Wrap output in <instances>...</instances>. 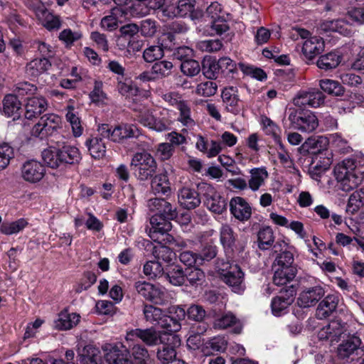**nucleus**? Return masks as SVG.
Listing matches in <instances>:
<instances>
[{
    "label": "nucleus",
    "instance_id": "nucleus-1",
    "mask_svg": "<svg viewBox=\"0 0 364 364\" xmlns=\"http://www.w3.org/2000/svg\"><path fill=\"white\" fill-rule=\"evenodd\" d=\"M358 166H364V154L361 153L343 160L335 167V176L341 182L343 191H349L362 183L363 177L357 169Z\"/></svg>",
    "mask_w": 364,
    "mask_h": 364
},
{
    "label": "nucleus",
    "instance_id": "nucleus-2",
    "mask_svg": "<svg viewBox=\"0 0 364 364\" xmlns=\"http://www.w3.org/2000/svg\"><path fill=\"white\" fill-rule=\"evenodd\" d=\"M132 109L139 113L137 118L139 123L151 130L161 132L167 130L171 124L166 109L150 107L144 103H134Z\"/></svg>",
    "mask_w": 364,
    "mask_h": 364
},
{
    "label": "nucleus",
    "instance_id": "nucleus-3",
    "mask_svg": "<svg viewBox=\"0 0 364 364\" xmlns=\"http://www.w3.org/2000/svg\"><path fill=\"white\" fill-rule=\"evenodd\" d=\"M216 269L223 281L231 287L234 292L241 294L244 291V273L237 264L220 259L216 263Z\"/></svg>",
    "mask_w": 364,
    "mask_h": 364
},
{
    "label": "nucleus",
    "instance_id": "nucleus-4",
    "mask_svg": "<svg viewBox=\"0 0 364 364\" xmlns=\"http://www.w3.org/2000/svg\"><path fill=\"white\" fill-rule=\"evenodd\" d=\"M293 263L294 257L290 252H283L276 258L273 264V282L276 285H285L294 279L296 269Z\"/></svg>",
    "mask_w": 364,
    "mask_h": 364
},
{
    "label": "nucleus",
    "instance_id": "nucleus-5",
    "mask_svg": "<svg viewBox=\"0 0 364 364\" xmlns=\"http://www.w3.org/2000/svg\"><path fill=\"white\" fill-rule=\"evenodd\" d=\"M130 165L134 167L138 179L143 181L152 177L157 168L155 159L147 151L136 153L132 159Z\"/></svg>",
    "mask_w": 364,
    "mask_h": 364
},
{
    "label": "nucleus",
    "instance_id": "nucleus-6",
    "mask_svg": "<svg viewBox=\"0 0 364 364\" xmlns=\"http://www.w3.org/2000/svg\"><path fill=\"white\" fill-rule=\"evenodd\" d=\"M98 132L103 138H107L114 142H120L128 138L138 137L141 135L139 129L134 124L122 123L111 129L108 124H102Z\"/></svg>",
    "mask_w": 364,
    "mask_h": 364
},
{
    "label": "nucleus",
    "instance_id": "nucleus-7",
    "mask_svg": "<svg viewBox=\"0 0 364 364\" xmlns=\"http://www.w3.org/2000/svg\"><path fill=\"white\" fill-rule=\"evenodd\" d=\"M199 191L204 198V204L211 212L222 214L227 209V200L215 187L206 183L198 186Z\"/></svg>",
    "mask_w": 364,
    "mask_h": 364
},
{
    "label": "nucleus",
    "instance_id": "nucleus-8",
    "mask_svg": "<svg viewBox=\"0 0 364 364\" xmlns=\"http://www.w3.org/2000/svg\"><path fill=\"white\" fill-rule=\"evenodd\" d=\"M293 31V36L296 35L304 40L301 51L306 59H313L324 50V41L322 38L312 36L309 31L304 28H295Z\"/></svg>",
    "mask_w": 364,
    "mask_h": 364
},
{
    "label": "nucleus",
    "instance_id": "nucleus-9",
    "mask_svg": "<svg viewBox=\"0 0 364 364\" xmlns=\"http://www.w3.org/2000/svg\"><path fill=\"white\" fill-rule=\"evenodd\" d=\"M269 219L274 225L290 229L294 232L299 238L304 240L306 246L308 247L309 251L315 257H318V251L312 249L310 241L307 239V233L305 231L304 225L299 220L289 221L286 217L277 213H271L269 214Z\"/></svg>",
    "mask_w": 364,
    "mask_h": 364
},
{
    "label": "nucleus",
    "instance_id": "nucleus-10",
    "mask_svg": "<svg viewBox=\"0 0 364 364\" xmlns=\"http://www.w3.org/2000/svg\"><path fill=\"white\" fill-rule=\"evenodd\" d=\"M288 118L293 128L301 132L311 133L318 126L317 117L311 111L297 113L296 110L293 109Z\"/></svg>",
    "mask_w": 364,
    "mask_h": 364
},
{
    "label": "nucleus",
    "instance_id": "nucleus-11",
    "mask_svg": "<svg viewBox=\"0 0 364 364\" xmlns=\"http://www.w3.org/2000/svg\"><path fill=\"white\" fill-rule=\"evenodd\" d=\"M134 287L138 294L156 304L163 305L168 300L165 289L159 285L145 281H138L135 282Z\"/></svg>",
    "mask_w": 364,
    "mask_h": 364
},
{
    "label": "nucleus",
    "instance_id": "nucleus-12",
    "mask_svg": "<svg viewBox=\"0 0 364 364\" xmlns=\"http://www.w3.org/2000/svg\"><path fill=\"white\" fill-rule=\"evenodd\" d=\"M102 350L108 364H133L128 358L129 351L122 343H105Z\"/></svg>",
    "mask_w": 364,
    "mask_h": 364
},
{
    "label": "nucleus",
    "instance_id": "nucleus-13",
    "mask_svg": "<svg viewBox=\"0 0 364 364\" xmlns=\"http://www.w3.org/2000/svg\"><path fill=\"white\" fill-rule=\"evenodd\" d=\"M61 124V118L55 114H46L43 115L38 122L33 127L32 135L36 137L44 138L51 135Z\"/></svg>",
    "mask_w": 364,
    "mask_h": 364
},
{
    "label": "nucleus",
    "instance_id": "nucleus-14",
    "mask_svg": "<svg viewBox=\"0 0 364 364\" xmlns=\"http://www.w3.org/2000/svg\"><path fill=\"white\" fill-rule=\"evenodd\" d=\"M44 165L35 159L26 161L20 168L21 178L28 183H37L42 181L46 175Z\"/></svg>",
    "mask_w": 364,
    "mask_h": 364
},
{
    "label": "nucleus",
    "instance_id": "nucleus-15",
    "mask_svg": "<svg viewBox=\"0 0 364 364\" xmlns=\"http://www.w3.org/2000/svg\"><path fill=\"white\" fill-rule=\"evenodd\" d=\"M161 97L171 106H176L180 112L178 120L185 126L189 127L194 124L191 117L190 107L187 103L181 99V96L176 92H170L164 94Z\"/></svg>",
    "mask_w": 364,
    "mask_h": 364
},
{
    "label": "nucleus",
    "instance_id": "nucleus-16",
    "mask_svg": "<svg viewBox=\"0 0 364 364\" xmlns=\"http://www.w3.org/2000/svg\"><path fill=\"white\" fill-rule=\"evenodd\" d=\"M294 296L295 291L293 288L282 289L279 294L272 300V314L276 316L285 314L288 307L294 302Z\"/></svg>",
    "mask_w": 364,
    "mask_h": 364
},
{
    "label": "nucleus",
    "instance_id": "nucleus-17",
    "mask_svg": "<svg viewBox=\"0 0 364 364\" xmlns=\"http://www.w3.org/2000/svg\"><path fill=\"white\" fill-rule=\"evenodd\" d=\"M148 207L154 215L173 220L176 215V208L163 198H152L148 201Z\"/></svg>",
    "mask_w": 364,
    "mask_h": 364
},
{
    "label": "nucleus",
    "instance_id": "nucleus-18",
    "mask_svg": "<svg viewBox=\"0 0 364 364\" xmlns=\"http://www.w3.org/2000/svg\"><path fill=\"white\" fill-rule=\"evenodd\" d=\"M325 291L320 286L303 289L298 297V305L302 308H308L315 305L323 296Z\"/></svg>",
    "mask_w": 364,
    "mask_h": 364
},
{
    "label": "nucleus",
    "instance_id": "nucleus-19",
    "mask_svg": "<svg viewBox=\"0 0 364 364\" xmlns=\"http://www.w3.org/2000/svg\"><path fill=\"white\" fill-rule=\"evenodd\" d=\"M36 18L41 23L48 31L59 29L61 26V20L59 16L50 13L43 4H39L34 9Z\"/></svg>",
    "mask_w": 364,
    "mask_h": 364
},
{
    "label": "nucleus",
    "instance_id": "nucleus-20",
    "mask_svg": "<svg viewBox=\"0 0 364 364\" xmlns=\"http://www.w3.org/2000/svg\"><path fill=\"white\" fill-rule=\"evenodd\" d=\"M221 97L228 112L234 114H237L240 112V100L237 87L230 86L225 87L222 91Z\"/></svg>",
    "mask_w": 364,
    "mask_h": 364
},
{
    "label": "nucleus",
    "instance_id": "nucleus-21",
    "mask_svg": "<svg viewBox=\"0 0 364 364\" xmlns=\"http://www.w3.org/2000/svg\"><path fill=\"white\" fill-rule=\"evenodd\" d=\"M79 314L70 312L68 309L62 310L54 321V328L59 331H68L75 327L80 321Z\"/></svg>",
    "mask_w": 364,
    "mask_h": 364
},
{
    "label": "nucleus",
    "instance_id": "nucleus-22",
    "mask_svg": "<svg viewBox=\"0 0 364 364\" xmlns=\"http://www.w3.org/2000/svg\"><path fill=\"white\" fill-rule=\"evenodd\" d=\"M159 326L162 328L165 329L166 332H161V334L164 335V338L167 340L170 344L178 345L180 343V339L178 336L173 334V333L178 331L181 328V323L167 315H164L161 321H159Z\"/></svg>",
    "mask_w": 364,
    "mask_h": 364
},
{
    "label": "nucleus",
    "instance_id": "nucleus-23",
    "mask_svg": "<svg viewBox=\"0 0 364 364\" xmlns=\"http://www.w3.org/2000/svg\"><path fill=\"white\" fill-rule=\"evenodd\" d=\"M48 107V102L43 97H28L25 104L24 116L28 119L39 117Z\"/></svg>",
    "mask_w": 364,
    "mask_h": 364
},
{
    "label": "nucleus",
    "instance_id": "nucleus-24",
    "mask_svg": "<svg viewBox=\"0 0 364 364\" xmlns=\"http://www.w3.org/2000/svg\"><path fill=\"white\" fill-rule=\"evenodd\" d=\"M230 209L233 216L240 221L247 220L252 215V208L247 200L240 196L232 198L230 202Z\"/></svg>",
    "mask_w": 364,
    "mask_h": 364
},
{
    "label": "nucleus",
    "instance_id": "nucleus-25",
    "mask_svg": "<svg viewBox=\"0 0 364 364\" xmlns=\"http://www.w3.org/2000/svg\"><path fill=\"white\" fill-rule=\"evenodd\" d=\"M128 15L127 9L123 10L115 7L111 10L109 15L103 17L100 22L101 27L106 31H112L117 28L119 23L122 22V18Z\"/></svg>",
    "mask_w": 364,
    "mask_h": 364
},
{
    "label": "nucleus",
    "instance_id": "nucleus-26",
    "mask_svg": "<svg viewBox=\"0 0 364 364\" xmlns=\"http://www.w3.org/2000/svg\"><path fill=\"white\" fill-rule=\"evenodd\" d=\"M339 301L337 294L327 295L318 305L316 316L318 319L330 316L336 309Z\"/></svg>",
    "mask_w": 364,
    "mask_h": 364
},
{
    "label": "nucleus",
    "instance_id": "nucleus-27",
    "mask_svg": "<svg viewBox=\"0 0 364 364\" xmlns=\"http://www.w3.org/2000/svg\"><path fill=\"white\" fill-rule=\"evenodd\" d=\"M151 229L149 236L153 240H159V235L166 233L172 228L169 219L161 217L159 215H154L150 219Z\"/></svg>",
    "mask_w": 364,
    "mask_h": 364
},
{
    "label": "nucleus",
    "instance_id": "nucleus-28",
    "mask_svg": "<svg viewBox=\"0 0 364 364\" xmlns=\"http://www.w3.org/2000/svg\"><path fill=\"white\" fill-rule=\"evenodd\" d=\"M248 188L253 192H256L264 186L269 178V173L265 166L251 168L249 171Z\"/></svg>",
    "mask_w": 364,
    "mask_h": 364
},
{
    "label": "nucleus",
    "instance_id": "nucleus-29",
    "mask_svg": "<svg viewBox=\"0 0 364 364\" xmlns=\"http://www.w3.org/2000/svg\"><path fill=\"white\" fill-rule=\"evenodd\" d=\"M178 202L187 210L193 209L200 203V198L197 191L190 188H183L178 193Z\"/></svg>",
    "mask_w": 364,
    "mask_h": 364
},
{
    "label": "nucleus",
    "instance_id": "nucleus-30",
    "mask_svg": "<svg viewBox=\"0 0 364 364\" xmlns=\"http://www.w3.org/2000/svg\"><path fill=\"white\" fill-rule=\"evenodd\" d=\"M51 67L47 58H37L30 61L26 67V74L31 77H37L46 73Z\"/></svg>",
    "mask_w": 364,
    "mask_h": 364
},
{
    "label": "nucleus",
    "instance_id": "nucleus-31",
    "mask_svg": "<svg viewBox=\"0 0 364 364\" xmlns=\"http://www.w3.org/2000/svg\"><path fill=\"white\" fill-rule=\"evenodd\" d=\"M65 109V119L71 127L73 136L75 137L80 136L83 133L84 129L78 112L71 104L68 105Z\"/></svg>",
    "mask_w": 364,
    "mask_h": 364
},
{
    "label": "nucleus",
    "instance_id": "nucleus-32",
    "mask_svg": "<svg viewBox=\"0 0 364 364\" xmlns=\"http://www.w3.org/2000/svg\"><path fill=\"white\" fill-rule=\"evenodd\" d=\"M361 339L356 336L348 337L338 347V355L342 359L348 358L358 349Z\"/></svg>",
    "mask_w": 364,
    "mask_h": 364
},
{
    "label": "nucleus",
    "instance_id": "nucleus-33",
    "mask_svg": "<svg viewBox=\"0 0 364 364\" xmlns=\"http://www.w3.org/2000/svg\"><path fill=\"white\" fill-rule=\"evenodd\" d=\"M213 326L217 329H225L228 327L233 326L234 332L240 333L242 326L240 321L231 312L223 314L220 316L215 319Z\"/></svg>",
    "mask_w": 364,
    "mask_h": 364
},
{
    "label": "nucleus",
    "instance_id": "nucleus-34",
    "mask_svg": "<svg viewBox=\"0 0 364 364\" xmlns=\"http://www.w3.org/2000/svg\"><path fill=\"white\" fill-rule=\"evenodd\" d=\"M88 151L94 159H102L105 156L106 145L103 139L100 136H91L85 141Z\"/></svg>",
    "mask_w": 364,
    "mask_h": 364
},
{
    "label": "nucleus",
    "instance_id": "nucleus-35",
    "mask_svg": "<svg viewBox=\"0 0 364 364\" xmlns=\"http://www.w3.org/2000/svg\"><path fill=\"white\" fill-rule=\"evenodd\" d=\"M21 109V103L18 97L14 95H6L3 100V112L7 117H12L14 119L18 118Z\"/></svg>",
    "mask_w": 364,
    "mask_h": 364
},
{
    "label": "nucleus",
    "instance_id": "nucleus-36",
    "mask_svg": "<svg viewBox=\"0 0 364 364\" xmlns=\"http://www.w3.org/2000/svg\"><path fill=\"white\" fill-rule=\"evenodd\" d=\"M151 188L154 194L166 195L170 193L171 186L167 173L155 175L151 179Z\"/></svg>",
    "mask_w": 364,
    "mask_h": 364
},
{
    "label": "nucleus",
    "instance_id": "nucleus-37",
    "mask_svg": "<svg viewBox=\"0 0 364 364\" xmlns=\"http://www.w3.org/2000/svg\"><path fill=\"white\" fill-rule=\"evenodd\" d=\"M220 240L227 252H232L237 241V235L228 224H223L220 229Z\"/></svg>",
    "mask_w": 364,
    "mask_h": 364
},
{
    "label": "nucleus",
    "instance_id": "nucleus-38",
    "mask_svg": "<svg viewBox=\"0 0 364 364\" xmlns=\"http://www.w3.org/2000/svg\"><path fill=\"white\" fill-rule=\"evenodd\" d=\"M342 55L339 51H332L319 57L317 66L325 70L336 68L341 62Z\"/></svg>",
    "mask_w": 364,
    "mask_h": 364
},
{
    "label": "nucleus",
    "instance_id": "nucleus-39",
    "mask_svg": "<svg viewBox=\"0 0 364 364\" xmlns=\"http://www.w3.org/2000/svg\"><path fill=\"white\" fill-rule=\"evenodd\" d=\"M78 358L80 364H91L92 362L98 363L101 359V354L99 348L87 345L78 349Z\"/></svg>",
    "mask_w": 364,
    "mask_h": 364
},
{
    "label": "nucleus",
    "instance_id": "nucleus-40",
    "mask_svg": "<svg viewBox=\"0 0 364 364\" xmlns=\"http://www.w3.org/2000/svg\"><path fill=\"white\" fill-rule=\"evenodd\" d=\"M348 27V23L341 19L326 20L320 26L321 29L325 32H338L343 36L350 33Z\"/></svg>",
    "mask_w": 364,
    "mask_h": 364
},
{
    "label": "nucleus",
    "instance_id": "nucleus-41",
    "mask_svg": "<svg viewBox=\"0 0 364 364\" xmlns=\"http://www.w3.org/2000/svg\"><path fill=\"white\" fill-rule=\"evenodd\" d=\"M227 341L223 336H215L202 346L201 352L205 356H209L215 352H220L225 350Z\"/></svg>",
    "mask_w": 364,
    "mask_h": 364
},
{
    "label": "nucleus",
    "instance_id": "nucleus-42",
    "mask_svg": "<svg viewBox=\"0 0 364 364\" xmlns=\"http://www.w3.org/2000/svg\"><path fill=\"white\" fill-rule=\"evenodd\" d=\"M139 333L140 341L147 346H153L157 345L159 342L165 343L164 334H161V332L157 331L154 328H139Z\"/></svg>",
    "mask_w": 364,
    "mask_h": 364
},
{
    "label": "nucleus",
    "instance_id": "nucleus-43",
    "mask_svg": "<svg viewBox=\"0 0 364 364\" xmlns=\"http://www.w3.org/2000/svg\"><path fill=\"white\" fill-rule=\"evenodd\" d=\"M63 165L75 164L80 161L82 157L79 149L73 146L65 145L59 148Z\"/></svg>",
    "mask_w": 364,
    "mask_h": 364
},
{
    "label": "nucleus",
    "instance_id": "nucleus-44",
    "mask_svg": "<svg viewBox=\"0 0 364 364\" xmlns=\"http://www.w3.org/2000/svg\"><path fill=\"white\" fill-rule=\"evenodd\" d=\"M362 207L364 208V188L356 190L350 194L346 205V212L354 215Z\"/></svg>",
    "mask_w": 364,
    "mask_h": 364
},
{
    "label": "nucleus",
    "instance_id": "nucleus-45",
    "mask_svg": "<svg viewBox=\"0 0 364 364\" xmlns=\"http://www.w3.org/2000/svg\"><path fill=\"white\" fill-rule=\"evenodd\" d=\"M44 163L51 168H57L63 166L59 148L50 146L42 152Z\"/></svg>",
    "mask_w": 364,
    "mask_h": 364
},
{
    "label": "nucleus",
    "instance_id": "nucleus-46",
    "mask_svg": "<svg viewBox=\"0 0 364 364\" xmlns=\"http://www.w3.org/2000/svg\"><path fill=\"white\" fill-rule=\"evenodd\" d=\"M28 222L24 218H20L15 221L4 222L0 226V231L6 235L18 234L22 231L27 225Z\"/></svg>",
    "mask_w": 364,
    "mask_h": 364
},
{
    "label": "nucleus",
    "instance_id": "nucleus-47",
    "mask_svg": "<svg viewBox=\"0 0 364 364\" xmlns=\"http://www.w3.org/2000/svg\"><path fill=\"white\" fill-rule=\"evenodd\" d=\"M133 364H151V359L147 349L141 345H134L131 349Z\"/></svg>",
    "mask_w": 364,
    "mask_h": 364
},
{
    "label": "nucleus",
    "instance_id": "nucleus-48",
    "mask_svg": "<svg viewBox=\"0 0 364 364\" xmlns=\"http://www.w3.org/2000/svg\"><path fill=\"white\" fill-rule=\"evenodd\" d=\"M320 88L328 95L341 96L344 93V88L341 83L331 79H322L319 80Z\"/></svg>",
    "mask_w": 364,
    "mask_h": 364
},
{
    "label": "nucleus",
    "instance_id": "nucleus-49",
    "mask_svg": "<svg viewBox=\"0 0 364 364\" xmlns=\"http://www.w3.org/2000/svg\"><path fill=\"white\" fill-rule=\"evenodd\" d=\"M164 55L162 46L151 45L144 49L143 58L146 63H153L161 59Z\"/></svg>",
    "mask_w": 364,
    "mask_h": 364
},
{
    "label": "nucleus",
    "instance_id": "nucleus-50",
    "mask_svg": "<svg viewBox=\"0 0 364 364\" xmlns=\"http://www.w3.org/2000/svg\"><path fill=\"white\" fill-rule=\"evenodd\" d=\"M173 63L168 60H161L155 63L151 69L157 80L168 76L173 69Z\"/></svg>",
    "mask_w": 364,
    "mask_h": 364
},
{
    "label": "nucleus",
    "instance_id": "nucleus-51",
    "mask_svg": "<svg viewBox=\"0 0 364 364\" xmlns=\"http://www.w3.org/2000/svg\"><path fill=\"white\" fill-rule=\"evenodd\" d=\"M195 0H179L174 9L173 16L186 17L191 15L195 8Z\"/></svg>",
    "mask_w": 364,
    "mask_h": 364
},
{
    "label": "nucleus",
    "instance_id": "nucleus-52",
    "mask_svg": "<svg viewBox=\"0 0 364 364\" xmlns=\"http://www.w3.org/2000/svg\"><path fill=\"white\" fill-rule=\"evenodd\" d=\"M166 277L168 279L170 283L175 286H180L183 284L185 281V274L182 268L176 264H172L169 267Z\"/></svg>",
    "mask_w": 364,
    "mask_h": 364
},
{
    "label": "nucleus",
    "instance_id": "nucleus-53",
    "mask_svg": "<svg viewBox=\"0 0 364 364\" xmlns=\"http://www.w3.org/2000/svg\"><path fill=\"white\" fill-rule=\"evenodd\" d=\"M144 314L147 321L158 325L165 315L161 309L152 305H145Z\"/></svg>",
    "mask_w": 364,
    "mask_h": 364
},
{
    "label": "nucleus",
    "instance_id": "nucleus-54",
    "mask_svg": "<svg viewBox=\"0 0 364 364\" xmlns=\"http://www.w3.org/2000/svg\"><path fill=\"white\" fill-rule=\"evenodd\" d=\"M238 67L245 75L257 80L263 81L267 79V74L261 68L242 63H239Z\"/></svg>",
    "mask_w": 364,
    "mask_h": 364
},
{
    "label": "nucleus",
    "instance_id": "nucleus-55",
    "mask_svg": "<svg viewBox=\"0 0 364 364\" xmlns=\"http://www.w3.org/2000/svg\"><path fill=\"white\" fill-rule=\"evenodd\" d=\"M220 70L218 60L211 58L204 60L203 63V73L207 78H216Z\"/></svg>",
    "mask_w": 364,
    "mask_h": 364
},
{
    "label": "nucleus",
    "instance_id": "nucleus-56",
    "mask_svg": "<svg viewBox=\"0 0 364 364\" xmlns=\"http://www.w3.org/2000/svg\"><path fill=\"white\" fill-rule=\"evenodd\" d=\"M14 157V149L8 144H0V171L6 169Z\"/></svg>",
    "mask_w": 364,
    "mask_h": 364
},
{
    "label": "nucleus",
    "instance_id": "nucleus-57",
    "mask_svg": "<svg viewBox=\"0 0 364 364\" xmlns=\"http://www.w3.org/2000/svg\"><path fill=\"white\" fill-rule=\"evenodd\" d=\"M218 90L216 82L211 80H206L198 84L196 93L202 97H211L213 96Z\"/></svg>",
    "mask_w": 364,
    "mask_h": 364
},
{
    "label": "nucleus",
    "instance_id": "nucleus-58",
    "mask_svg": "<svg viewBox=\"0 0 364 364\" xmlns=\"http://www.w3.org/2000/svg\"><path fill=\"white\" fill-rule=\"evenodd\" d=\"M259 247L266 250L274 242V233L271 228L266 227L258 232Z\"/></svg>",
    "mask_w": 364,
    "mask_h": 364
},
{
    "label": "nucleus",
    "instance_id": "nucleus-59",
    "mask_svg": "<svg viewBox=\"0 0 364 364\" xmlns=\"http://www.w3.org/2000/svg\"><path fill=\"white\" fill-rule=\"evenodd\" d=\"M154 255L158 259L170 263L176 259V254L166 245H160L154 248Z\"/></svg>",
    "mask_w": 364,
    "mask_h": 364
},
{
    "label": "nucleus",
    "instance_id": "nucleus-60",
    "mask_svg": "<svg viewBox=\"0 0 364 364\" xmlns=\"http://www.w3.org/2000/svg\"><path fill=\"white\" fill-rule=\"evenodd\" d=\"M176 357V350L169 344L159 348L157 351V358L161 364H168Z\"/></svg>",
    "mask_w": 364,
    "mask_h": 364
},
{
    "label": "nucleus",
    "instance_id": "nucleus-61",
    "mask_svg": "<svg viewBox=\"0 0 364 364\" xmlns=\"http://www.w3.org/2000/svg\"><path fill=\"white\" fill-rule=\"evenodd\" d=\"M164 268L159 261H149L144 266V273L150 278H156L163 274Z\"/></svg>",
    "mask_w": 364,
    "mask_h": 364
},
{
    "label": "nucleus",
    "instance_id": "nucleus-62",
    "mask_svg": "<svg viewBox=\"0 0 364 364\" xmlns=\"http://www.w3.org/2000/svg\"><path fill=\"white\" fill-rule=\"evenodd\" d=\"M261 124L267 134L272 136L277 142L280 141V137L278 135L279 128L272 120L267 117H262Z\"/></svg>",
    "mask_w": 364,
    "mask_h": 364
},
{
    "label": "nucleus",
    "instance_id": "nucleus-63",
    "mask_svg": "<svg viewBox=\"0 0 364 364\" xmlns=\"http://www.w3.org/2000/svg\"><path fill=\"white\" fill-rule=\"evenodd\" d=\"M82 38V33L80 31H73L70 28L64 29L59 34V39L67 47L71 46L75 41Z\"/></svg>",
    "mask_w": 364,
    "mask_h": 364
},
{
    "label": "nucleus",
    "instance_id": "nucleus-64",
    "mask_svg": "<svg viewBox=\"0 0 364 364\" xmlns=\"http://www.w3.org/2000/svg\"><path fill=\"white\" fill-rule=\"evenodd\" d=\"M181 72L188 76H195L200 70L199 63L195 60H184L181 65Z\"/></svg>",
    "mask_w": 364,
    "mask_h": 364
}]
</instances>
